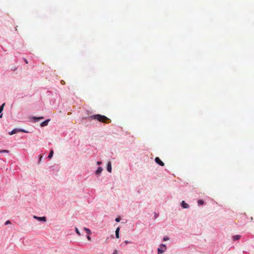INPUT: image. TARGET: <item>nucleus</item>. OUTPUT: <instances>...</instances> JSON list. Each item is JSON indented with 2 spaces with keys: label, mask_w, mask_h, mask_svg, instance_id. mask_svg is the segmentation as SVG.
<instances>
[{
  "label": "nucleus",
  "mask_w": 254,
  "mask_h": 254,
  "mask_svg": "<svg viewBox=\"0 0 254 254\" xmlns=\"http://www.w3.org/2000/svg\"><path fill=\"white\" fill-rule=\"evenodd\" d=\"M39 160H38V164H39L41 163V160L42 159V156L39 155Z\"/></svg>",
  "instance_id": "20"
},
{
  "label": "nucleus",
  "mask_w": 254,
  "mask_h": 254,
  "mask_svg": "<svg viewBox=\"0 0 254 254\" xmlns=\"http://www.w3.org/2000/svg\"><path fill=\"white\" fill-rule=\"evenodd\" d=\"M103 169L102 167H98L97 168V170L95 172V174L97 176V177H98L101 175L102 172L103 171Z\"/></svg>",
  "instance_id": "7"
},
{
  "label": "nucleus",
  "mask_w": 254,
  "mask_h": 254,
  "mask_svg": "<svg viewBox=\"0 0 254 254\" xmlns=\"http://www.w3.org/2000/svg\"><path fill=\"white\" fill-rule=\"evenodd\" d=\"M169 240V237H165L163 238V241H166Z\"/></svg>",
  "instance_id": "26"
},
{
  "label": "nucleus",
  "mask_w": 254,
  "mask_h": 254,
  "mask_svg": "<svg viewBox=\"0 0 254 254\" xmlns=\"http://www.w3.org/2000/svg\"><path fill=\"white\" fill-rule=\"evenodd\" d=\"M9 153V151L8 150H5V149L0 150V153Z\"/></svg>",
  "instance_id": "18"
},
{
  "label": "nucleus",
  "mask_w": 254,
  "mask_h": 254,
  "mask_svg": "<svg viewBox=\"0 0 254 254\" xmlns=\"http://www.w3.org/2000/svg\"><path fill=\"white\" fill-rule=\"evenodd\" d=\"M54 155V150L53 149H51L49 152V154L48 156V158L49 159H51Z\"/></svg>",
  "instance_id": "14"
},
{
  "label": "nucleus",
  "mask_w": 254,
  "mask_h": 254,
  "mask_svg": "<svg viewBox=\"0 0 254 254\" xmlns=\"http://www.w3.org/2000/svg\"><path fill=\"white\" fill-rule=\"evenodd\" d=\"M181 205L183 208L187 209L190 207L189 204L187 203L184 200H183L181 203Z\"/></svg>",
  "instance_id": "8"
},
{
  "label": "nucleus",
  "mask_w": 254,
  "mask_h": 254,
  "mask_svg": "<svg viewBox=\"0 0 254 254\" xmlns=\"http://www.w3.org/2000/svg\"><path fill=\"white\" fill-rule=\"evenodd\" d=\"M33 218L36 220L43 222H45L47 220V218L45 216L39 217L34 215L33 216Z\"/></svg>",
  "instance_id": "4"
},
{
  "label": "nucleus",
  "mask_w": 254,
  "mask_h": 254,
  "mask_svg": "<svg viewBox=\"0 0 254 254\" xmlns=\"http://www.w3.org/2000/svg\"><path fill=\"white\" fill-rule=\"evenodd\" d=\"M61 83H62V84H64L65 83V82H64V80H62V81H61Z\"/></svg>",
  "instance_id": "31"
},
{
  "label": "nucleus",
  "mask_w": 254,
  "mask_h": 254,
  "mask_svg": "<svg viewBox=\"0 0 254 254\" xmlns=\"http://www.w3.org/2000/svg\"><path fill=\"white\" fill-rule=\"evenodd\" d=\"M107 170L109 172H112V164L110 161H108L107 164Z\"/></svg>",
  "instance_id": "9"
},
{
  "label": "nucleus",
  "mask_w": 254,
  "mask_h": 254,
  "mask_svg": "<svg viewBox=\"0 0 254 254\" xmlns=\"http://www.w3.org/2000/svg\"><path fill=\"white\" fill-rule=\"evenodd\" d=\"M19 132V128H15L13 129L11 131L9 132V134L13 135Z\"/></svg>",
  "instance_id": "11"
},
{
  "label": "nucleus",
  "mask_w": 254,
  "mask_h": 254,
  "mask_svg": "<svg viewBox=\"0 0 254 254\" xmlns=\"http://www.w3.org/2000/svg\"><path fill=\"white\" fill-rule=\"evenodd\" d=\"M159 247L157 249L158 254H162L166 250L167 247L166 245L163 244H160Z\"/></svg>",
  "instance_id": "2"
},
{
  "label": "nucleus",
  "mask_w": 254,
  "mask_h": 254,
  "mask_svg": "<svg viewBox=\"0 0 254 254\" xmlns=\"http://www.w3.org/2000/svg\"><path fill=\"white\" fill-rule=\"evenodd\" d=\"M124 242H125V243L126 245H127V244H128V243H131L130 242L128 241H127V240H126Z\"/></svg>",
  "instance_id": "27"
},
{
  "label": "nucleus",
  "mask_w": 254,
  "mask_h": 254,
  "mask_svg": "<svg viewBox=\"0 0 254 254\" xmlns=\"http://www.w3.org/2000/svg\"><path fill=\"white\" fill-rule=\"evenodd\" d=\"M89 118L92 120H97L101 123H104L106 124L110 123L111 122V120L109 118H108L105 116L101 115L100 114H96L90 116Z\"/></svg>",
  "instance_id": "1"
},
{
  "label": "nucleus",
  "mask_w": 254,
  "mask_h": 254,
  "mask_svg": "<svg viewBox=\"0 0 254 254\" xmlns=\"http://www.w3.org/2000/svg\"><path fill=\"white\" fill-rule=\"evenodd\" d=\"M47 93L48 94V95H50L51 93V92L50 91H48Z\"/></svg>",
  "instance_id": "30"
},
{
  "label": "nucleus",
  "mask_w": 254,
  "mask_h": 254,
  "mask_svg": "<svg viewBox=\"0 0 254 254\" xmlns=\"http://www.w3.org/2000/svg\"><path fill=\"white\" fill-rule=\"evenodd\" d=\"M86 238H87V239H88V241H91V237L90 236V235L87 234V236H86Z\"/></svg>",
  "instance_id": "23"
},
{
  "label": "nucleus",
  "mask_w": 254,
  "mask_h": 254,
  "mask_svg": "<svg viewBox=\"0 0 254 254\" xmlns=\"http://www.w3.org/2000/svg\"><path fill=\"white\" fill-rule=\"evenodd\" d=\"M19 132H23L25 133H28L29 131L23 128H19Z\"/></svg>",
  "instance_id": "19"
},
{
  "label": "nucleus",
  "mask_w": 254,
  "mask_h": 254,
  "mask_svg": "<svg viewBox=\"0 0 254 254\" xmlns=\"http://www.w3.org/2000/svg\"><path fill=\"white\" fill-rule=\"evenodd\" d=\"M16 68H13V70H16Z\"/></svg>",
  "instance_id": "33"
},
{
  "label": "nucleus",
  "mask_w": 254,
  "mask_h": 254,
  "mask_svg": "<svg viewBox=\"0 0 254 254\" xmlns=\"http://www.w3.org/2000/svg\"><path fill=\"white\" fill-rule=\"evenodd\" d=\"M50 119H47V120H45L44 121L42 122L40 124V126L42 127L47 126L48 125L49 122H50Z\"/></svg>",
  "instance_id": "10"
},
{
  "label": "nucleus",
  "mask_w": 254,
  "mask_h": 254,
  "mask_svg": "<svg viewBox=\"0 0 254 254\" xmlns=\"http://www.w3.org/2000/svg\"><path fill=\"white\" fill-rule=\"evenodd\" d=\"M23 60L24 61L26 64H28V61L26 59L23 58Z\"/></svg>",
  "instance_id": "28"
},
{
  "label": "nucleus",
  "mask_w": 254,
  "mask_h": 254,
  "mask_svg": "<svg viewBox=\"0 0 254 254\" xmlns=\"http://www.w3.org/2000/svg\"><path fill=\"white\" fill-rule=\"evenodd\" d=\"M120 227H118L116 229V231H115V235H116V237L117 238H119V232H120Z\"/></svg>",
  "instance_id": "12"
},
{
  "label": "nucleus",
  "mask_w": 254,
  "mask_h": 254,
  "mask_svg": "<svg viewBox=\"0 0 254 254\" xmlns=\"http://www.w3.org/2000/svg\"><path fill=\"white\" fill-rule=\"evenodd\" d=\"M2 115H3L2 114H0V118H2Z\"/></svg>",
  "instance_id": "32"
},
{
  "label": "nucleus",
  "mask_w": 254,
  "mask_h": 254,
  "mask_svg": "<svg viewBox=\"0 0 254 254\" xmlns=\"http://www.w3.org/2000/svg\"><path fill=\"white\" fill-rule=\"evenodd\" d=\"M197 204L198 206L202 205L204 204V201L202 199H199L197 201Z\"/></svg>",
  "instance_id": "17"
},
{
  "label": "nucleus",
  "mask_w": 254,
  "mask_h": 254,
  "mask_svg": "<svg viewBox=\"0 0 254 254\" xmlns=\"http://www.w3.org/2000/svg\"><path fill=\"white\" fill-rule=\"evenodd\" d=\"M5 105V103H3V104H2L0 106V114H2V112L3 111V108H4V107Z\"/></svg>",
  "instance_id": "15"
},
{
  "label": "nucleus",
  "mask_w": 254,
  "mask_h": 254,
  "mask_svg": "<svg viewBox=\"0 0 254 254\" xmlns=\"http://www.w3.org/2000/svg\"><path fill=\"white\" fill-rule=\"evenodd\" d=\"M121 218L120 217L116 218L115 221L116 222H119L121 221Z\"/></svg>",
  "instance_id": "22"
},
{
  "label": "nucleus",
  "mask_w": 254,
  "mask_h": 254,
  "mask_svg": "<svg viewBox=\"0 0 254 254\" xmlns=\"http://www.w3.org/2000/svg\"><path fill=\"white\" fill-rule=\"evenodd\" d=\"M241 238V236L239 235H236L233 236V240L234 241L239 240Z\"/></svg>",
  "instance_id": "13"
},
{
  "label": "nucleus",
  "mask_w": 254,
  "mask_h": 254,
  "mask_svg": "<svg viewBox=\"0 0 254 254\" xmlns=\"http://www.w3.org/2000/svg\"><path fill=\"white\" fill-rule=\"evenodd\" d=\"M155 162L160 166H164V163L158 157H156L155 158Z\"/></svg>",
  "instance_id": "6"
},
{
  "label": "nucleus",
  "mask_w": 254,
  "mask_h": 254,
  "mask_svg": "<svg viewBox=\"0 0 254 254\" xmlns=\"http://www.w3.org/2000/svg\"><path fill=\"white\" fill-rule=\"evenodd\" d=\"M158 216V214L155 213V215H154L155 218H157Z\"/></svg>",
  "instance_id": "29"
},
{
  "label": "nucleus",
  "mask_w": 254,
  "mask_h": 254,
  "mask_svg": "<svg viewBox=\"0 0 254 254\" xmlns=\"http://www.w3.org/2000/svg\"><path fill=\"white\" fill-rule=\"evenodd\" d=\"M75 232H76V233L78 235L80 236V232H79V230H78L77 228H75Z\"/></svg>",
  "instance_id": "21"
},
{
  "label": "nucleus",
  "mask_w": 254,
  "mask_h": 254,
  "mask_svg": "<svg viewBox=\"0 0 254 254\" xmlns=\"http://www.w3.org/2000/svg\"><path fill=\"white\" fill-rule=\"evenodd\" d=\"M50 171L58 172L60 170V167L58 164H55L49 167Z\"/></svg>",
  "instance_id": "3"
},
{
  "label": "nucleus",
  "mask_w": 254,
  "mask_h": 254,
  "mask_svg": "<svg viewBox=\"0 0 254 254\" xmlns=\"http://www.w3.org/2000/svg\"><path fill=\"white\" fill-rule=\"evenodd\" d=\"M102 162H101V161H97V162H96V164H97V165H99H99H101V164H102Z\"/></svg>",
  "instance_id": "25"
},
{
  "label": "nucleus",
  "mask_w": 254,
  "mask_h": 254,
  "mask_svg": "<svg viewBox=\"0 0 254 254\" xmlns=\"http://www.w3.org/2000/svg\"><path fill=\"white\" fill-rule=\"evenodd\" d=\"M83 229L86 231L87 234L90 235L91 234V231L89 229L86 227H84Z\"/></svg>",
  "instance_id": "16"
},
{
  "label": "nucleus",
  "mask_w": 254,
  "mask_h": 254,
  "mask_svg": "<svg viewBox=\"0 0 254 254\" xmlns=\"http://www.w3.org/2000/svg\"><path fill=\"white\" fill-rule=\"evenodd\" d=\"M10 223H11V222H10V220H7V221L5 222L4 225H8V224H10Z\"/></svg>",
  "instance_id": "24"
},
{
  "label": "nucleus",
  "mask_w": 254,
  "mask_h": 254,
  "mask_svg": "<svg viewBox=\"0 0 254 254\" xmlns=\"http://www.w3.org/2000/svg\"><path fill=\"white\" fill-rule=\"evenodd\" d=\"M44 119L43 117H35L33 116L30 118L31 121H33L34 123H36L39 122L40 120Z\"/></svg>",
  "instance_id": "5"
},
{
  "label": "nucleus",
  "mask_w": 254,
  "mask_h": 254,
  "mask_svg": "<svg viewBox=\"0 0 254 254\" xmlns=\"http://www.w3.org/2000/svg\"><path fill=\"white\" fill-rule=\"evenodd\" d=\"M16 68H13V70H16Z\"/></svg>",
  "instance_id": "34"
}]
</instances>
